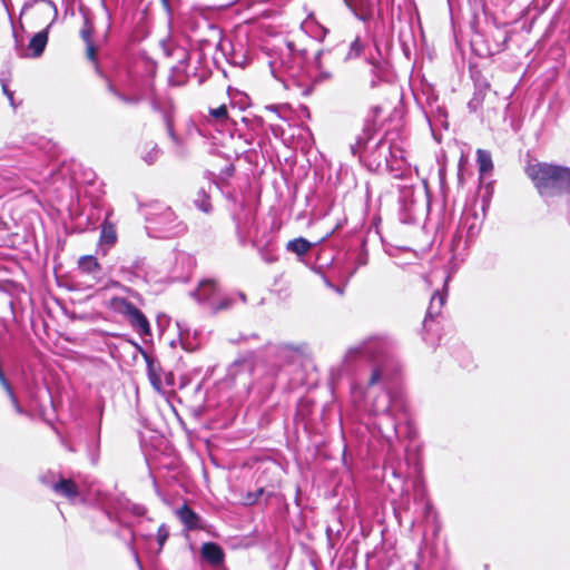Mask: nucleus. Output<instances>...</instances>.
<instances>
[{
    "label": "nucleus",
    "instance_id": "39448f33",
    "mask_svg": "<svg viewBox=\"0 0 570 570\" xmlns=\"http://www.w3.org/2000/svg\"><path fill=\"white\" fill-rule=\"evenodd\" d=\"M45 4L43 11L50 13L52 16L51 21L42 31L37 32L29 42V50H31L30 57L38 58L45 51V48L48 42V30L56 21L58 11L55 3L51 0H41Z\"/></svg>",
    "mask_w": 570,
    "mask_h": 570
},
{
    "label": "nucleus",
    "instance_id": "4468645a",
    "mask_svg": "<svg viewBox=\"0 0 570 570\" xmlns=\"http://www.w3.org/2000/svg\"><path fill=\"white\" fill-rule=\"evenodd\" d=\"M445 297H446V293H439V292H436L432 296L430 306L428 308V316L434 317L440 313L442 306L444 305Z\"/></svg>",
    "mask_w": 570,
    "mask_h": 570
},
{
    "label": "nucleus",
    "instance_id": "f257e3e1",
    "mask_svg": "<svg viewBox=\"0 0 570 570\" xmlns=\"http://www.w3.org/2000/svg\"><path fill=\"white\" fill-rule=\"evenodd\" d=\"M527 174L542 197L570 194V167L538 163L530 165Z\"/></svg>",
    "mask_w": 570,
    "mask_h": 570
},
{
    "label": "nucleus",
    "instance_id": "c9c22d12",
    "mask_svg": "<svg viewBox=\"0 0 570 570\" xmlns=\"http://www.w3.org/2000/svg\"><path fill=\"white\" fill-rule=\"evenodd\" d=\"M256 500H257V497H255L254 499H250V498L247 499L248 503H254Z\"/></svg>",
    "mask_w": 570,
    "mask_h": 570
},
{
    "label": "nucleus",
    "instance_id": "f3484780",
    "mask_svg": "<svg viewBox=\"0 0 570 570\" xmlns=\"http://www.w3.org/2000/svg\"><path fill=\"white\" fill-rule=\"evenodd\" d=\"M209 115L214 119H216V120H218L220 122L226 121L228 119V112H227L226 105H222V106H219L217 108H210L209 109Z\"/></svg>",
    "mask_w": 570,
    "mask_h": 570
},
{
    "label": "nucleus",
    "instance_id": "393cba45",
    "mask_svg": "<svg viewBox=\"0 0 570 570\" xmlns=\"http://www.w3.org/2000/svg\"><path fill=\"white\" fill-rule=\"evenodd\" d=\"M381 379V372L379 370H374L370 380V385H374Z\"/></svg>",
    "mask_w": 570,
    "mask_h": 570
},
{
    "label": "nucleus",
    "instance_id": "4c0bfd02",
    "mask_svg": "<svg viewBox=\"0 0 570 570\" xmlns=\"http://www.w3.org/2000/svg\"><path fill=\"white\" fill-rule=\"evenodd\" d=\"M3 4H4V7H6V11H8V12H9V8H8V6H7V3H6V1H4V0H3Z\"/></svg>",
    "mask_w": 570,
    "mask_h": 570
},
{
    "label": "nucleus",
    "instance_id": "b1692460",
    "mask_svg": "<svg viewBox=\"0 0 570 570\" xmlns=\"http://www.w3.org/2000/svg\"><path fill=\"white\" fill-rule=\"evenodd\" d=\"M87 58L91 61L96 60V48L92 42L87 43Z\"/></svg>",
    "mask_w": 570,
    "mask_h": 570
},
{
    "label": "nucleus",
    "instance_id": "9d476101",
    "mask_svg": "<svg viewBox=\"0 0 570 570\" xmlns=\"http://www.w3.org/2000/svg\"><path fill=\"white\" fill-rule=\"evenodd\" d=\"M202 554L204 559H206L213 564H219L224 558L222 548L213 542H207L203 544Z\"/></svg>",
    "mask_w": 570,
    "mask_h": 570
},
{
    "label": "nucleus",
    "instance_id": "473e14b6",
    "mask_svg": "<svg viewBox=\"0 0 570 570\" xmlns=\"http://www.w3.org/2000/svg\"><path fill=\"white\" fill-rule=\"evenodd\" d=\"M238 297H239L243 302H245V301H246V296H245V294H243V293H239V294H238Z\"/></svg>",
    "mask_w": 570,
    "mask_h": 570
},
{
    "label": "nucleus",
    "instance_id": "2f4dec72",
    "mask_svg": "<svg viewBox=\"0 0 570 570\" xmlns=\"http://www.w3.org/2000/svg\"><path fill=\"white\" fill-rule=\"evenodd\" d=\"M169 82H170L171 85H174V86H179V85H181V83L184 82V80H183V79L175 80V79H174V77H170V78H169Z\"/></svg>",
    "mask_w": 570,
    "mask_h": 570
},
{
    "label": "nucleus",
    "instance_id": "dca6fc26",
    "mask_svg": "<svg viewBox=\"0 0 570 570\" xmlns=\"http://www.w3.org/2000/svg\"><path fill=\"white\" fill-rule=\"evenodd\" d=\"M117 239L116 229L111 224L105 223L100 233V242L107 245L115 244Z\"/></svg>",
    "mask_w": 570,
    "mask_h": 570
},
{
    "label": "nucleus",
    "instance_id": "ddd939ff",
    "mask_svg": "<svg viewBox=\"0 0 570 570\" xmlns=\"http://www.w3.org/2000/svg\"><path fill=\"white\" fill-rule=\"evenodd\" d=\"M148 366V379L150 381V384L157 392H161V375H160V368L157 367L151 361L148 360L147 362Z\"/></svg>",
    "mask_w": 570,
    "mask_h": 570
},
{
    "label": "nucleus",
    "instance_id": "4be33fe9",
    "mask_svg": "<svg viewBox=\"0 0 570 570\" xmlns=\"http://www.w3.org/2000/svg\"><path fill=\"white\" fill-rule=\"evenodd\" d=\"M169 530L166 524H161L157 530V542L159 544V550L163 549L166 540L168 539Z\"/></svg>",
    "mask_w": 570,
    "mask_h": 570
},
{
    "label": "nucleus",
    "instance_id": "a211bd4d",
    "mask_svg": "<svg viewBox=\"0 0 570 570\" xmlns=\"http://www.w3.org/2000/svg\"><path fill=\"white\" fill-rule=\"evenodd\" d=\"M233 305V298L229 296L223 297L220 301H218V297L214 302V306L210 308L216 313L219 311H224L229 308Z\"/></svg>",
    "mask_w": 570,
    "mask_h": 570
},
{
    "label": "nucleus",
    "instance_id": "a878e982",
    "mask_svg": "<svg viewBox=\"0 0 570 570\" xmlns=\"http://www.w3.org/2000/svg\"><path fill=\"white\" fill-rule=\"evenodd\" d=\"M238 366H242V367H244V368H246V370H249V368H250V365H249L247 362L243 361V362H235V363L233 364V366H232V370H234V368H236V367H238Z\"/></svg>",
    "mask_w": 570,
    "mask_h": 570
},
{
    "label": "nucleus",
    "instance_id": "6ab92c4d",
    "mask_svg": "<svg viewBox=\"0 0 570 570\" xmlns=\"http://www.w3.org/2000/svg\"><path fill=\"white\" fill-rule=\"evenodd\" d=\"M161 154V150L160 148L157 146V145H154L150 150H148L144 156H142V159L151 165L154 164L160 156Z\"/></svg>",
    "mask_w": 570,
    "mask_h": 570
},
{
    "label": "nucleus",
    "instance_id": "c756f323",
    "mask_svg": "<svg viewBox=\"0 0 570 570\" xmlns=\"http://www.w3.org/2000/svg\"><path fill=\"white\" fill-rule=\"evenodd\" d=\"M3 92L9 98L11 105L13 104V94L7 88L6 85L2 86Z\"/></svg>",
    "mask_w": 570,
    "mask_h": 570
},
{
    "label": "nucleus",
    "instance_id": "cd10ccee",
    "mask_svg": "<svg viewBox=\"0 0 570 570\" xmlns=\"http://www.w3.org/2000/svg\"><path fill=\"white\" fill-rule=\"evenodd\" d=\"M198 207L205 212V213H208L209 209H210V205L207 200H202V203L198 205Z\"/></svg>",
    "mask_w": 570,
    "mask_h": 570
},
{
    "label": "nucleus",
    "instance_id": "f704fd0d",
    "mask_svg": "<svg viewBox=\"0 0 570 570\" xmlns=\"http://www.w3.org/2000/svg\"><path fill=\"white\" fill-rule=\"evenodd\" d=\"M321 76H322L323 78H330V77H331V73H328V72H322V73H321Z\"/></svg>",
    "mask_w": 570,
    "mask_h": 570
},
{
    "label": "nucleus",
    "instance_id": "e433bc0d",
    "mask_svg": "<svg viewBox=\"0 0 570 570\" xmlns=\"http://www.w3.org/2000/svg\"><path fill=\"white\" fill-rule=\"evenodd\" d=\"M287 47H288L289 52H293L294 49H293L292 43H288Z\"/></svg>",
    "mask_w": 570,
    "mask_h": 570
},
{
    "label": "nucleus",
    "instance_id": "f03ea898",
    "mask_svg": "<svg viewBox=\"0 0 570 570\" xmlns=\"http://www.w3.org/2000/svg\"><path fill=\"white\" fill-rule=\"evenodd\" d=\"M149 229L155 233V237L170 238L185 232L184 224L178 219L175 213L163 205H156L154 212L147 217Z\"/></svg>",
    "mask_w": 570,
    "mask_h": 570
},
{
    "label": "nucleus",
    "instance_id": "aec40b11",
    "mask_svg": "<svg viewBox=\"0 0 570 570\" xmlns=\"http://www.w3.org/2000/svg\"><path fill=\"white\" fill-rule=\"evenodd\" d=\"M346 7L353 12V14L360 20L365 21L368 18V14L363 11V9L358 8L352 0H344Z\"/></svg>",
    "mask_w": 570,
    "mask_h": 570
},
{
    "label": "nucleus",
    "instance_id": "2eb2a0df",
    "mask_svg": "<svg viewBox=\"0 0 570 570\" xmlns=\"http://www.w3.org/2000/svg\"><path fill=\"white\" fill-rule=\"evenodd\" d=\"M476 156H478L480 174L484 175V174H488L489 171H491L493 164H492L490 153H488L487 150H483V149H479L476 151Z\"/></svg>",
    "mask_w": 570,
    "mask_h": 570
},
{
    "label": "nucleus",
    "instance_id": "bb28decb",
    "mask_svg": "<svg viewBox=\"0 0 570 570\" xmlns=\"http://www.w3.org/2000/svg\"><path fill=\"white\" fill-rule=\"evenodd\" d=\"M115 94L118 96V98L120 100H122L126 104H136L137 102V99L127 98V97H125V96H122L120 94H117V92H115Z\"/></svg>",
    "mask_w": 570,
    "mask_h": 570
},
{
    "label": "nucleus",
    "instance_id": "72a5a7b5",
    "mask_svg": "<svg viewBox=\"0 0 570 570\" xmlns=\"http://www.w3.org/2000/svg\"><path fill=\"white\" fill-rule=\"evenodd\" d=\"M30 6H31V3H26L23 6V8H22V12L21 13H23Z\"/></svg>",
    "mask_w": 570,
    "mask_h": 570
},
{
    "label": "nucleus",
    "instance_id": "f8f14e48",
    "mask_svg": "<svg viewBox=\"0 0 570 570\" xmlns=\"http://www.w3.org/2000/svg\"><path fill=\"white\" fill-rule=\"evenodd\" d=\"M287 250L297 254L298 256L305 255L311 249V243L303 237L289 240L286 245Z\"/></svg>",
    "mask_w": 570,
    "mask_h": 570
},
{
    "label": "nucleus",
    "instance_id": "7c9ffc66",
    "mask_svg": "<svg viewBox=\"0 0 570 570\" xmlns=\"http://www.w3.org/2000/svg\"><path fill=\"white\" fill-rule=\"evenodd\" d=\"M365 350H366V346H360V347H356V348H351L350 353L355 352L357 354H362V353L365 352Z\"/></svg>",
    "mask_w": 570,
    "mask_h": 570
},
{
    "label": "nucleus",
    "instance_id": "0eeeda50",
    "mask_svg": "<svg viewBox=\"0 0 570 570\" xmlns=\"http://www.w3.org/2000/svg\"><path fill=\"white\" fill-rule=\"evenodd\" d=\"M52 490L70 501H73L78 495V488L76 483L69 479H61L52 485Z\"/></svg>",
    "mask_w": 570,
    "mask_h": 570
},
{
    "label": "nucleus",
    "instance_id": "412c9836",
    "mask_svg": "<svg viewBox=\"0 0 570 570\" xmlns=\"http://www.w3.org/2000/svg\"><path fill=\"white\" fill-rule=\"evenodd\" d=\"M362 51V45L360 42V39L356 38L354 41L351 42L348 52L346 55V59H354L360 56Z\"/></svg>",
    "mask_w": 570,
    "mask_h": 570
},
{
    "label": "nucleus",
    "instance_id": "20e7f679",
    "mask_svg": "<svg viewBox=\"0 0 570 570\" xmlns=\"http://www.w3.org/2000/svg\"><path fill=\"white\" fill-rule=\"evenodd\" d=\"M112 308L119 314L127 317L131 326L141 335L150 333L149 323L146 316L130 302L125 298H114L111 301Z\"/></svg>",
    "mask_w": 570,
    "mask_h": 570
},
{
    "label": "nucleus",
    "instance_id": "c85d7f7f",
    "mask_svg": "<svg viewBox=\"0 0 570 570\" xmlns=\"http://www.w3.org/2000/svg\"><path fill=\"white\" fill-rule=\"evenodd\" d=\"M168 132H169V136L171 138V140L177 145L179 146L180 145V140L178 139V137L175 135L174 130L169 127L168 128Z\"/></svg>",
    "mask_w": 570,
    "mask_h": 570
},
{
    "label": "nucleus",
    "instance_id": "1a4fd4ad",
    "mask_svg": "<svg viewBox=\"0 0 570 570\" xmlns=\"http://www.w3.org/2000/svg\"><path fill=\"white\" fill-rule=\"evenodd\" d=\"M78 267L82 273L88 274L89 276H92L94 279H96V281L99 279V274H100L101 267L94 256L80 257V259L78 262Z\"/></svg>",
    "mask_w": 570,
    "mask_h": 570
},
{
    "label": "nucleus",
    "instance_id": "423d86ee",
    "mask_svg": "<svg viewBox=\"0 0 570 570\" xmlns=\"http://www.w3.org/2000/svg\"><path fill=\"white\" fill-rule=\"evenodd\" d=\"M194 294L200 303L207 304L209 307L214 306V302L219 297L218 286L212 279L202 281Z\"/></svg>",
    "mask_w": 570,
    "mask_h": 570
},
{
    "label": "nucleus",
    "instance_id": "5701e85b",
    "mask_svg": "<svg viewBox=\"0 0 570 570\" xmlns=\"http://www.w3.org/2000/svg\"><path fill=\"white\" fill-rule=\"evenodd\" d=\"M91 27L89 26L88 21H86V27L81 30V37L86 43L91 42Z\"/></svg>",
    "mask_w": 570,
    "mask_h": 570
},
{
    "label": "nucleus",
    "instance_id": "7ed1b4c3",
    "mask_svg": "<svg viewBox=\"0 0 570 570\" xmlns=\"http://www.w3.org/2000/svg\"><path fill=\"white\" fill-rule=\"evenodd\" d=\"M403 409L402 401L387 391L381 392L373 401L372 412L381 416L379 420V429L383 432H396L395 415Z\"/></svg>",
    "mask_w": 570,
    "mask_h": 570
},
{
    "label": "nucleus",
    "instance_id": "9b49d317",
    "mask_svg": "<svg viewBox=\"0 0 570 570\" xmlns=\"http://www.w3.org/2000/svg\"><path fill=\"white\" fill-rule=\"evenodd\" d=\"M177 515L187 529H195L197 527L198 515L188 505L184 504L179 508Z\"/></svg>",
    "mask_w": 570,
    "mask_h": 570
},
{
    "label": "nucleus",
    "instance_id": "6e6552de",
    "mask_svg": "<svg viewBox=\"0 0 570 570\" xmlns=\"http://www.w3.org/2000/svg\"><path fill=\"white\" fill-rule=\"evenodd\" d=\"M376 151L380 157L384 158L385 166L391 168L394 166L393 159L401 157L402 154L401 149H393L392 145L386 140H382L377 144Z\"/></svg>",
    "mask_w": 570,
    "mask_h": 570
}]
</instances>
